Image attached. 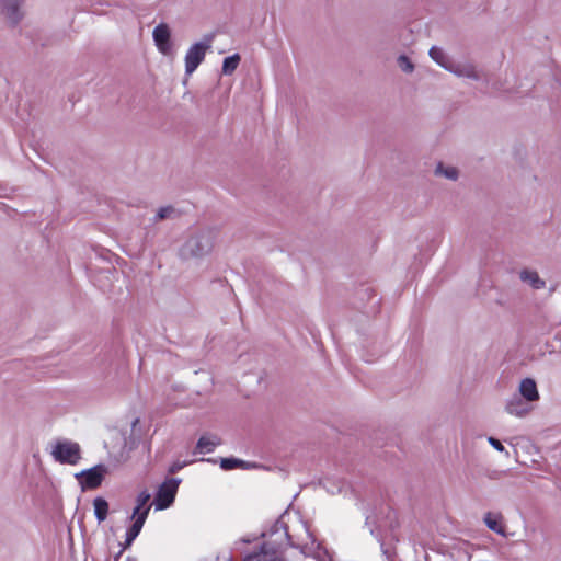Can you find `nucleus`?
<instances>
[{
    "label": "nucleus",
    "mask_w": 561,
    "mask_h": 561,
    "mask_svg": "<svg viewBox=\"0 0 561 561\" xmlns=\"http://www.w3.org/2000/svg\"><path fill=\"white\" fill-rule=\"evenodd\" d=\"M428 55L436 64H438L440 67L448 71L453 60L443 48L433 46L430 49Z\"/></svg>",
    "instance_id": "14"
},
{
    "label": "nucleus",
    "mask_w": 561,
    "mask_h": 561,
    "mask_svg": "<svg viewBox=\"0 0 561 561\" xmlns=\"http://www.w3.org/2000/svg\"><path fill=\"white\" fill-rule=\"evenodd\" d=\"M152 37L162 55L170 56L172 54L171 30L168 24H158L152 32Z\"/></svg>",
    "instance_id": "7"
},
{
    "label": "nucleus",
    "mask_w": 561,
    "mask_h": 561,
    "mask_svg": "<svg viewBox=\"0 0 561 561\" xmlns=\"http://www.w3.org/2000/svg\"><path fill=\"white\" fill-rule=\"evenodd\" d=\"M217 237L218 232L211 228L196 231L181 247L180 256L184 260H191L209 255L215 248Z\"/></svg>",
    "instance_id": "1"
},
{
    "label": "nucleus",
    "mask_w": 561,
    "mask_h": 561,
    "mask_svg": "<svg viewBox=\"0 0 561 561\" xmlns=\"http://www.w3.org/2000/svg\"><path fill=\"white\" fill-rule=\"evenodd\" d=\"M151 495L149 492L147 491H142L141 493H139V495L137 496V500H136V505L138 506H142V507H151L148 502L150 500Z\"/></svg>",
    "instance_id": "23"
},
{
    "label": "nucleus",
    "mask_w": 561,
    "mask_h": 561,
    "mask_svg": "<svg viewBox=\"0 0 561 561\" xmlns=\"http://www.w3.org/2000/svg\"><path fill=\"white\" fill-rule=\"evenodd\" d=\"M448 71L459 78H467L474 81H479L483 77L482 71L478 69L477 65L469 60L453 61Z\"/></svg>",
    "instance_id": "8"
},
{
    "label": "nucleus",
    "mask_w": 561,
    "mask_h": 561,
    "mask_svg": "<svg viewBox=\"0 0 561 561\" xmlns=\"http://www.w3.org/2000/svg\"><path fill=\"white\" fill-rule=\"evenodd\" d=\"M398 66L405 73H412L414 71V65L405 55H400L397 59Z\"/></svg>",
    "instance_id": "22"
},
{
    "label": "nucleus",
    "mask_w": 561,
    "mask_h": 561,
    "mask_svg": "<svg viewBox=\"0 0 561 561\" xmlns=\"http://www.w3.org/2000/svg\"><path fill=\"white\" fill-rule=\"evenodd\" d=\"M271 551L267 548V543L262 545L261 547V553L268 554Z\"/></svg>",
    "instance_id": "28"
},
{
    "label": "nucleus",
    "mask_w": 561,
    "mask_h": 561,
    "mask_svg": "<svg viewBox=\"0 0 561 561\" xmlns=\"http://www.w3.org/2000/svg\"><path fill=\"white\" fill-rule=\"evenodd\" d=\"M518 393L529 403L539 400L537 383L533 378H525L519 382Z\"/></svg>",
    "instance_id": "10"
},
{
    "label": "nucleus",
    "mask_w": 561,
    "mask_h": 561,
    "mask_svg": "<svg viewBox=\"0 0 561 561\" xmlns=\"http://www.w3.org/2000/svg\"><path fill=\"white\" fill-rule=\"evenodd\" d=\"M434 173L437 176H444L451 181H456L459 176L457 168L451 165H445L443 162H439L436 165Z\"/></svg>",
    "instance_id": "16"
},
{
    "label": "nucleus",
    "mask_w": 561,
    "mask_h": 561,
    "mask_svg": "<svg viewBox=\"0 0 561 561\" xmlns=\"http://www.w3.org/2000/svg\"><path fill=\"white\" fill-rule=\"evenodd\" d=\"M215 35L208 34L201 42L193 44L185 55V72L192 75L204 60L208 49H210Z\"/></svg>",
    "instance_id": "2"
},
{
    "label": "nucleus",
    "mask_w": 561,
    "mask_h": 561,
    "mask_svg": "<svg viewBox=\"0 0 561 561\" xmlns=\"http://www.w3.org/2000/svg\"><path fill=\"white\" fill-rule=\"evenodd\" d=\"M257 559H259V553H253V554L245 557L244 561H257Z\"/></svg>",
    "instance_id": "26"
},
{
    "label": "nucleus",
    "mask_w": 561,
    "mask_h": 561,
    "mask_svg": "<svg viewBox=\"0 0 561 561\" xmlns=\"http://www.w3.org/2000/svg\"><path fill=\"white\" fill-rule=\"evenodd\" d=\"M139 422H140V421H139V419H138V417H137V419H135V420L133 421V423H131V432H133V433H135V432H136V428H137V426L139 425Z\"/></svg>",
    "instance_id": "27"
},
{
    "label": "nucleus",
    "mask_w": 561,
    "mask_h": 561,
    "mask_svg": "<svg viewBox=\"0 0 561 561\" xmlns=\"http://www.w3.org/2000/svg\"><path fill=\"white\" fill-rule=\"evenodd\" d=\"M220 467L224 470H232V469H236V468L251 469V468H255L256 465L255 463H251V462H247L244 460L237 459V458H221L220 459Z\"/></svg>",
    "instance_id": "15"
},
{
    "label": "nucleus",
    "mask_w": 561,
    "mask_h": 561,
    "mask_svg": "<svg viewBox=\"0 0 561 561\" xmlns=\"http://www.w3.org/2000/svg\"><path fill=\"white\" fill-rule=\"evenodd\" d=\"M180 468H182V466H174V467L171 469V471H172V472H175V470H178V469H180Z\"/></svg>",
    "instance_id": "29"
},
{
    "label": "nucleus",
    "mask_w": 561,
    "mask_h": 561,
    "mask_svg": "<svg viewBox=\"0 0 561 561\" xmlns=\"http://www.w3.org/2000/svg\"><path fill=\"white\" fill-rule=\"evenodd\" d=\"M176 217H179V213L173 206H164L158 209L154 222H159L165 219H173Z\"/></svg>",
    "instance_id": "19"
},
{
    "label": "nucleus",
    "mask_w": 561,
    "mask_h": 561,
    "mask_svg": "<svg viewBox=\"0 0 561 561\" xmlns=\"http://www.w3.org/2000/svg\"><path fill=\"white\" fill-rule=\"evenodd\" d=\"M106 473L107 468L103 465H98L89 470L77 473L76 478L79 480L82 489H95L102 483Z\"/></svg>",
    "instance_id": "5"
},
{
    "label": "nucleus",
    "mask_w": 561,
    "mask_h": 561,
    "mask_svg": "<svg viewBox=\"0 0 561 561\" xmlns=\"http://www.w3.org/2000/svg\"><path fill=\"white\" fill-rule=\"evenodd\" d=\"M93 506H94V513H95V517H96L98 522L99 523L104 522L106 519L107 513H108L107 501L103 497H96L93 501Z\"/></svg>",
    "instance_id": "17"
},
{
    "label": "nucleus",
    "mask_w": 561,
    "mask_h": 561,
    "mask_svg": "<svg viewBox=\"0 0 561 561\" xmlns=\"http://www.w3.org/2000/svg\"><path fill=\"white\" fill-rule=\"evenodd\" d=\"M519 278L522 282L528 284L534 289H541L546 286V282L534 270H522L519 272Z\"/></svg>",
    "instance_id": "11"
},
{
    "label": "nucleus",
    "mask_w": 561,
    "mask_h": 561,
    "mask_svg": "<svg viewBox=\"0 0 561 561\" xmlns=\"http://www.w3.org/2000/svg\"><path fill=\"white\" fill-rule=\"evenodd\" d=\"M240 60L241 57L239 54L225 58L222 62V73L227 76L232 75L238 68Z\"/></svg>",
    "instance_id": "18"
},
{
    "label": "nucleus",
    "mask_w": 561,
    "mask_h": 561,
    "mask_svg": "<svg viewBox=\"0 0 561 561\" xmlns=\"http://www.w3.org/2000/svg\"><path fill=\"white\" fill-rule=\"evenodd\" d=\"M141 528L142 526H140V520H138V523H133V525L127 530L126 540L123 543V550L127 549L133 543V541L139 535Z\"/></svg>",
    "instance_id": "20"
},
{
    "label": "nucleus",
    "mask_w": 561,
    "mask_h": 561,
    "mask_svg": "<svg viewBox=\"0 0 561 561\" xmlns=\"http://www.w3.org/2000/svg\"><path fill=\"white\" fill-rule=\"evenodd\" d=\"M24 0H0V14L8 25L15 27L24 18Z\"/></svg>",
    "instance_id": "4"
},
{
    "label": "nucleus",
    "mask_w": 561,
    "mask_h": 561,
    "mask_svg": "<svg viewBox=\"0 0 561 561\" xmlns=\"http://www.w3.org/2000/svg\"><path fill=\"white\" fill-rule=\"evenodd\" d=\"M533 410V407L528 401H526L523 397L513 396L507 400L505 404V411L517 417H524L528 415Z\"/></svg>",
    "instance_id": "9"
},
{
    "label": "nucleus",
    "mask_w": 561,
    "mask_h": 561,
    "mask_svg": "<svg viewBox=\"0 0 561 561\" xmlns=\"http://www.w3.org/2000/svg\"><path fill=\"white\" fill-rule=\"evenodd\" d=\"M220 444H221V440L217 436L203 435L199 437V439L196 444L195 450H196V453H199V454L211 453Z\"/></svg>",
    "instance_id": "12"
},
{
    "label": "nucleus",
    "mask_w": 561,
    "mask_h": 561,
    "mask_svg": "<svg viewBox=\"0 0 561 561\" xmlns=\"http://www.w3.org/2000/svg\"><path fill=\"white\" fill-rule=\"evenodd\" d=\"M51 456L60 463L76 465L81 458V449L78 443L59 440L54 445Z\"/></svg>",
    "instance_id": "3"
},
{
    "label": "nucleus",
    "mask_w": 561,
    "mask_h": 561,
    "mask_svg": "<svg viewBox=\"0 0 561 561\" xmlns=\"http://www.w3.org/2000/svg\"><path fill=\"white\" fill-rule=\"evenodd\" d=\"M488 442L497 451H501V453L505 451L506 455H508V453L505 450V447L503 446V444L499 439H496L494 437H489Z\"/></svg>",
    "instance_id": "24"
},
{
    "label": "nucleus",
    "mask_w": 561,
    "mask_h": 561,
    "mask_svg": "<svg viewBox=\"0 0 561 561\" xmlns=\"http://www.w3.org/2000/svg\"><path fill=\"white\" fill-rule=\"evenodd\" d=\"M179 481L168 480L163 482L156 495L154 505L157 510L168 508L174 501L178 491Z\"/></svg>",
    "instance_id": "6"
},
{
    "label": "nucleus",
    "mask_w": 561,
    "mask_h": 561,
    "mask_svg": "<svg viewBox=\"0 0 561 561\" xmlns=\"http://www.w3.org/2000/svg\"><path fill=\"white\" fill-rule=\"evenodd\" d=\"M135 446H136V440H134V439H133V440L130 442V448H134Z\"/></svg>",
    "instance_id": "30"
},
{
    "label": "nucleus",
    "mask_w": 561,
    "mask_h": 561,
    "mask_svg": "<svg viewBox=\"0 0 561 561\" xmlns=\"http://www.w3.org/2000/svg\"><path fill=\"white\" fill-rule=\"evenodd\" d=\"M128 561H131L130 559H128Z\"/></svg>",
    "instance_id": "31"
},
{
    "label": "nucleus",
    "mask_w": 561,
    "mask_h": 561,
    "mask_svg": "<svg viewBox=\"0 0 561 561\" xmlns=\"http://www.w3.org/2000/svg\"><path fill=\"white\" fill-rule=\"evenodd\" d=\"M113 438L118 439V440H123V445L124 446H126L128 444L127 440L125 439V437L123 436V434L119 431H114L113 432Z\"/></svg>",
    "instance_id": "25"
},
{
    "label": "nucleus",
    "mask_w": 561,
    "mask_h": 561,
    "mask_svg": "<svg viewBox=\"0 0 561 561\" xmlns=\"http://www.w3.org/2000/svg\"><path fill=\"white\" fill-rule=\"evenodd\" d=\"M149 511L150 507H142L136 505V507L133 511L131 519H134V523H138V520H140V526H144L149 514Z\"/></svg>",
    "instance_id": "21"
},
{
    "label": "nucleus",
    "mask_w": 561,
    "mask_h": 561,
    "mask_svg": "<svg viewBox=\"0 0 561 561\" xmlns=\"http://www.w3.org/2000/svg\"><path fill=\"white\" fill-rule=\"evenodd\" d=\"M502 519L503 517L501 514H493L489 512L484 515V523L489 529L495 531L501 536H506L505 527L502 523Z\"/></svg>",
    "instance_id": "13"
}]
</instances>
